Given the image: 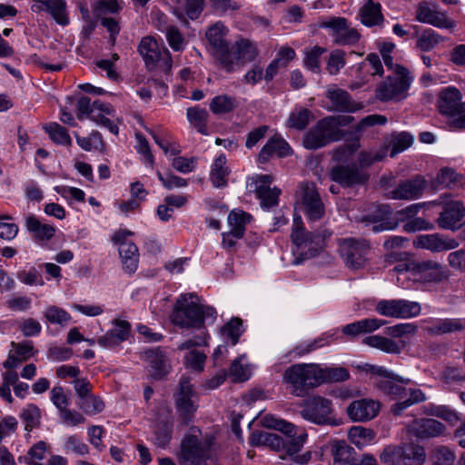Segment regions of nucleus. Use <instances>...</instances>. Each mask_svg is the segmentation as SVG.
<instances>
[{
	"label": "nucleus",
	"instance_id": "1",
	"mask_svg": "<svg viewBox=\"0 0 465 465\" xmlns=\"http://www.w3.org/2000/svg\"><path fill=\"white\" fill-rule=\"evenodd\" d=\"M261 423L263 427L274 429L286 434L289 439L284 442L282 439L274 433L271 432H253L251 436V442L252 445H269L275 449H280L282 446L286 449V453L297 463H306L311 457L310 452L299 456L298 452L303 446L307 434L301 431L297 434L295 426L284 420L279 419L273 415L267 414L261 419Z\"/></svg>",
	"mask_w": 465,
	"mask_h": 465
},
{
	"label": "nucleus",
	"instance_id": "2",
	"mask_svg": "<svg viewBox=\"0 0 465 465\" xmlns=\"http://www.w3.org/2000/svg\"><path fill=\"white\" fill-rule=\"evenodd\" d=\"M216 311L200 303L193 293L179 295L170 314L171 322L180 329H201L205 318L214 319Z\"/></svg>",
	"mask_w": 465,
	"mask_h": 465
},
{
	"label": "nucleus",
	"instance_id": "3",
	"mask_svg": "<svg viewBox=\"0 0 465 465\" xmlns=\"http://www.w3.org/2000/svg\"><path fill=\"white\" fill-rule=\"evenodd\" d=\"M410 379L401 377L396 373L390 379H384L382 381H377L379 390L392 400L397 401L391 407V411L400 416L409 407L426 401V396L420 389H407Z\"/></svg>",
	"mask_w": 465,
	"mask_h": 465
},
{
	"label": "nucleus",
	"instance_id": "4",
	"mask_svg": "<svg viewBox=\"0 0 465 465\" xmlns=\"http://www.w3.org/2000/svg\"><path fill=\"white\" fill-rule=\"evenodd\" d=\"M353 118L349 115L327 116L312 127L303 136L302 144L310 150H316L330 143L341 139V126L348 125Z\"/></svg>",
	"mask_w": 465,
	"mask_h": 465
},
{
	"label": "nucleus",
	"instance_id": "5",
	"mask_svg": "<svg viewBox=\"0 0 465 465\" xmlns=\"http://www.w3.org/2000/svg\"><path fill=\"white\" fill-rule=\"evenodd\" d=\"M321 366L315 363H299L287 368L282 380L291 393L304 397L309 391L321 385Z\"/></svg>",
	"mask_w": 465,
	"mask_h": 465
},
{
	"label": "nucleus",
	"instance_id": "6",
	"mask_svg": "<svg viewBox=\"0 0 465 465\" xmlns=\"http://www.w3.org/2000/svg\"><path fill=\"white\" fill-rule=\"evenodd\" d=\"M76 114L79 120L89 118L97 124L105 127L111 134H118L117 117L110 104L95 100L93 103L86 96L81 97L76 104Z\"/></svg>",
	"mask_w": 465,
	"mask_h": 465
},
{
	"label": "nucleus",
	"instance_id": "7",
	"mask_svg": "<svg viewBox=\"0 0 465 465\" xmlns=\"http://www.w3.org/2000/svg\"><path fill=\"white\" fill-rule=\"evenodd\" d=\"M461 100V93L454 86L445 87L438 94V109L451 119L450 125L455 129H465V102Z\"/></svg>",
	"mask_w": 465,
	"mask_h": 465
},
{
	"label": "nucleus",
	"instance_id": "8",
	"mask_svg": "<svg viewBox=\"0 0 465 465\" xmlns=\"http://www.w3.org/2000/svg\"><path fill=\"white\" fill-rule=\"evenodd\" d=\"M330 235L331 232L327 231H324L322 233L307 232L302 226L301 217H294L293 219L291 237L296 247L295 252L302 256V259H308L316 255L322 248L325 238Z\"/></svg>",
	"mask_w": 465,
	"mask_h": 465
},
{
	"label": "nucleus",
	"instance_id": "9",
	"mask_svg": "<svg viewBox=\"0 0 465 465\" xmlns=\"http://www.w3.org/2000/svg\"><path fill=\"white\" fill-rule=\"evenodd\" d=\"M333 406L331 400L314 395L304 401L302 417L318 425L335 424L333 418Z\"/></svg>",
	"mask_w": 465,
	"mask_h": 465
},
{
	"label": "nucleus",
	"instance_id": "10",
	"mask_svg": "<svg viewBox=\"0 0 465 465\" xmlns=\"http://www.w3.org/2000/svg\"><path fill=\"white\" fill-rule=\"evenodd\" d=\"M256 45L247 39H240L222 56L221 65L227 72H232L257 56Z\"/></svg>",
	"mask_w": 465,
	"mask_h": 465
},
{
	"label": "nucleus",
	"instance_id": "11",
	"mask_svg": "<svg viewBox=\"0 0 465 465\" xmlns=\"http://www.w3.org/2000/svg\"><path fill=\"white\" fill-rule=\"evenodd\" d=\"M412 77L402 66H396L395 76H389V81L381 84L376 91V97L381 101L400 100L405 97Z\"/></svg>",
	"mask_w": 465,
	"mask_h": 465
},
{
	"label": "nucleus",
	"instance_id": "12",
	"mask_svg": "<svg viewBox=\"0 0 465 465\" xmlns=\"http://www.w3.org/2000/svg\"><path fill=\"white\" fill-rule=\"evenodd\" d=\"M375 311L384 317L409 319L418 316L421 306L417 302L403 299L381 300L377 302Z\"/></svg>",
	"mask_w": 465,
	"mask_h": 465
},
{
	"label": "nucleus",
	"instance_id": "13",
	"mask_svg": "<svg viewBox=\"0 0 465 465\" xmlns=\"http://www.w3.org/2000/svg\"><path fill=\"white\" fill-rule=\"evenodd\" d=\"M139 53L147 67L153 68L159 64L166 71L171 70L173 59L170 51L164 46H160L154 38L143 37L139 45Z\"/></svg>",
	"mask_w": 465,
	"mask_h": 465
},
{
	"label": "nucleus",
	"instance_id": "14",
	"mask_svg": "<svg viewBox=\"0 0 465 465\" xmlns=\"http://www.w3.org/2000/svg\"><path fill=\"white\" fill-rule=\"evenodd\" d=\"M174 398L179 416L184 422L190 421L198 408V394L189 378L182 377Z\"/></svg>",
	"mask_w": 465,
	"mask_h": 465
},
{
	"label": "nucleus",
	"instance_id": "15",
	"mask_svg": "<svg viewBox=\"0 0 465 465\" xmlns=\"http://www.w3.org/2000/svg\"><path fill=\"white\" fill-rule=\"evenodd\" d=\"M320 26L329 30V35L337 45H352L361 38L358 30L351 27L345 17L334 16L324 19L321 22Z\"/></svg>",
	"mask_w": 465,
	"mask_h": 465
},
{
	"label": "nucleus",
	"instance_id": "16",
	"mask_svg": "<svg viewBox=\"0 0 465 465\" xmlns=\"http://www.w3.org/2000/svg\"><path fill=\"white\" fill-rule=\"evenodd\" d=\"M211 445V440L203 441L194 435L186 436L181 445L182 465H200L207 458Z\"/></svg>",
	"mask_w": 465,
	"mask_h": 465
},
{
	"label": "nucleus",
	"instance_id": "17",
	"mask_svg": "<svg viewBox=\"0 0 465 465\" xmlns=\"http://www.w3.org/2000/svg\"><path fill=\"white\" fill-rule=\"evenodd\" d=\"M340 251L348 267L359 269L367 261L369 244L364 239L347 238L341 242Z\"/></svg>",
	"mask_w": 465,
	"mask_h": 465
},
{
	"label": "nucleus",
	"instance_id": "18",
	"mask_svg": "<svg viewBox=\"0 0 465 465\" xmlns=\"http://www.w3.org/2000/svg\"><path fill=\"white\" fill-rule=\"evenodd\" d=\"M449 278V271L440 263L432 261L416 262L412 267V280L423 283H440Z\"/></svg>",
	"mask_w": 465,
	"mask_h": 465
},
{
	"label": "nucleus",
	"instance_id": "19",
	"mask_svg": "<svg viewBox=\"0 0 465 465\" xmlns=\"http://www.w3.org/2000/svg\"><path fill=\"white\" fill-rule=\"evenodd\" d=\"M203 345H206V335L201 333L184 341L177 347L178 351H189L183 358L184 364L187 367L195 371H202L203 369L206 356L203 352L195 349V347Z\"/></svg>",
	"mask_w": 465,
	"mask_h": 465
},
{
	"label": "nucleus",
	"instance_id": "20",
	"mask_svg": "<svg viewBox=\"0 0 465 465\" xmlns=\"http://www.w3.org/2000/svg\"><path fill=\"white\" fill-rule=\"evenodd\" d=\"M154 24L156 28L165 35L169 46L174 52H182L187 45V40L180 29L167 21L166 16L160 12L154 14Z\"/></svg>",
	"mask_w": 465,
	"mask_h": 465
},
{
	"label": "nucleus",
	"instance_id": "21",
	"mask_svg": "<svg viewBox=\"0 0 465 465\" xmlns=\"http://www.w3.org/2000/svg\"><path fill=\"white\" fill-rule=\"evenodd\" d=\"M302 204L311 221H317L324 214V206L313 183L302 185Z\"/></svg>",
	"mask_w": 465,
	"mask_h": 465
},
{
	"label": "nucleus",
	"instance_id": "22",
	"mask_svg": "<svg viewBox=\"0 0 465 465\" xmlns=\"http://www.w3.org/2000/svg\"><path fill=\"white\" fill-rule=\"evenodd\" d=\"M426 186L427 181L422 176H416L399 183L388 193V197L395 200H415L422 195Z\"/></svg>",
	"mask_w": 465,
	"mask_h": 465
},
{
	"label": "nucleus",
	"instance_id": "23",
	"mask_svg": "<svg viewBox=\"0 0 465 465\" xmlns=\"http://www.w3.org/2000/svg\"><path fill=\"white\" fill-rule=\"evenodd\" d=\"M31 9L35 13L46 12L60 25L69 24V14L65 0H33Z\"/></svg>",
	"mask_w": 465,
	"mask_h": 465
},
{
	"label": "nucleus",
	"instance_id": "24",
	"mask_svg": "<svg viewBox=\"0 0 465 465\" xmlns=\"http://www.w3.org/2000/svg\"><path fill=\"white\" fill-rule=\"evenodd\" d=\"M380 411V403L371 399L353 401L347 407L349 418L357 422H365L375 418Z\"/></svg>",
	"mask_w": 465,
	"mask_h": 465
},
{
	"label": "nucleus",
	"instance_id": "25",
	"mask_svg": "<svg viewBox=\"0 0 465 465\" xmlns=\"http://www.w3.org/2000/svg\"><path fill=\"white\" fill-rule=\"evenodd\" d=\"M272 182V177L268 174H262L254 178V190L257 197L261 200L262 207L265 209L277 205L278 198L281 193L278 188L270 187Z\"/></svg>",
	"mask_w": 465,
	"mask_h": 465
},
{
	"label": "nucleus",
	"instance_id": "26",
	"mask_svg": "<svg viewBox=\"0 0 465 465\" xmlns=\"http://www.w3.org/2000/svg\"><path fill=\"white\" fill-rule=\"evenodd\" d=\"M416 19L424 24H429L439 28H452L454 22L448 18L444 12L430 7L427 3L422 2L418 5Z\"/></svg>",
	"mask_w": 465,
	"mask_h": 465
},
{
	"label": "nucleus",
	"instance_id": "27",
	"mask_svg": "<svg viewBox=\"0 0 465 465\" xmlns=\"http://www.w3.org/2000/svg\"><path fill=\"white\" fill-rule=\"evenodd\" d=\"M414 245L417 248L426 249L432 252H440L457 248L459 242L455 239L444 237L439 233H432L418 236Z\"/></svg>",
	"mask_w": 465,
	"mask_h": 465
},
{
	"label": "nucleus",
	"instance_id": "28",
	"mask_svg": "<svg viewBox=\"0 0 465 465\" xmlns=\"http://www.w3.org/2000/svg\"><path fill=\"white\" fill-rule=\"evenodd\" d=\"M465 215V207L460 201H452L444 205L443 211L438 218L440 228L455 231Z\"/></svg>",
	"mask_w": 465,
	"mask_h": 465
},
{
	"label": "nucleus",
	"instance_id": "29",
	"mask_svg": "<svg viewBox=\"0 0 465 465\" xmlns=\"http://www.w3.org/2000/svg\"><path fill=\"white\" fill-rule=\"evenodd\" d=\"M424 330L432 336L453 333L465 329V320L460 318L428 319Z\"/></svg>",
	"mask_w": 465,
	"mask_h": 465
},
{
	"label": "nucleus",
	"instance_id": "30",
	"mask_svg": "<svg viewBox=\"0 0 465 465\" xmlns=\"http://www.w3.org/2000/svg\"><path fill=\"white\" fill-rule=\"evenodd\" d=\"M331 179L343 186H353L363 183L368 175L355 165H339L331 173Z\"/></svg>",
	"mask_w": 465,
	"mask_h": 465
},
{
	"label": "nucleus",
	"instance_id": "31",
	"mask_svg": "<svg viewBox=\"0 0 465 465\" xmlns=\"http://www.w3.org/2000/svg\"><path fill=\"white\" fill-rule=\"evenodd\" d=\"M408 431L418 438L438 437L444 433L446 427L437 420L416 419L408 425Z\"/></svg>",
	"mask_w": 465,
	"mask_h": 465
},
{
	"label": "nucleus",
	"instance_id": "32",
	"mask_svg": "<svg viewBox=\"0 0 465 465\" xmlns=\"http://www.w3.org/2000/svg\"><path fill=\"white\" fill-rule=\"evenodd\" d=\"M326 96L331 101V110L333 111L354 113L362 108V104L353 101L345 90L335 86L328 88Z\"/></svg>",
	"mask_w": 465,
	"mask_h": 465
},
{
	"label": "nucleus",
	"instance_id": "33",
	"mask_svg": "<svg viewBox=\"0 0 465 465\" xmlns=\"http://www.w3.org/2000/svg\"><path fill=\"white\" fill-rule=\"evenodd\" d=\"M227 29L221 22L212 25L206 32V38L213 47V53L221 62L223 54L228 51L229 45L225 40Z\"/></svg>",
	"mask_w": 465,
	"mask_h": 465
},
{
	"label": "nucleus",
	"instance_id": "34",
	"mask_svg": "<svg viewBox=\"0 0 465 465\" xmlns=\"http://www.w3.org/2000/svg\"><path fill=\"white\" fill-rule=\"evenodd\" d=\"M292 149L289 143L280 136H272L263 145L259 153L258 159L261 163H266L271 156L276 154L280 157L287 156Z\"/></svg>",
	"mask_w": 465,
	"mask_h": 465
},
{
	"label": "nucleus",
	"instance_id": "35",
	"mask_svg": "<svg viewBox=\"0 0 465 465\" xmlns=\"http://www.w3.org/2000/svg\"><path fill=\"white\" fill-rule=\"evenodd\" d=\"M358 18L367 27L380 25L384 19L381 14V4L373 0H364L362 6L359 10Z\"/></svg>",
	"mask_w": 465,
	"mask_h": 465
},
{
	"label": "nucleus",
	"instance_id": "36",
	"mask_svg": "<svg viewBox=\"0 0 465 465\" xmlns=\"http://www.w3.org/2000/svg\"><path fill=\"white\" fill-rule=\"evenodd\" d=\"M25 225L35 240L42 242L50 241L56 231L54 226L42 223L33 214L25 217Z\"/></svg>",
	"mask_w": 465,
	"mask_h": 465
},
{
	"label": "nucleus",
	"instance_id": "37",
	"mask_svg": "<svg viewBox=\"0 0 465 465\" xmlns=\"http://www.w3.org/2000/svg\"><path fill=\"white\" fill-rule=\"evenodd\" d=\"M118 245L119 255L124 270L127 273H134L138 268V248L132 242H123Z\"/></svg>",
	"mask_w": 465,
	"mask_h": 465
},
{
	"label": "nucleus",
	"instance_id": "38",
	"mask_svg": "<svg viewBox=\"0 0 465 465\" xmlns=\"http://www.w3.org/2000/svg\"><path fill=\"white\" fill-rule=\"evenodd\" d=\"M145 361L153 370V377L162 378L167 372V358L164 351L160 348L147 350L143 353Z\"/></svg>",
	"mask_w": 465,
	"mask_h": 465
},
{
	"label": "nucleus",
	"instance_id": "39",
	"mask_svg": "<svg viewBox=\"0 0 465 465\" xmlns=\"http://www.w3.org/2000/svg\"><path fill=\"white\" fill-rule=\"evenodd\" d=\"M462 183V175L451 168L445 167L440 170L437 176L431 181L430 186L433 190H440L445 187L452 188Z\"/></svg>",
	"mask_w": 465,
	"mask_h": 465
},
{
	"label": "nucleus",
	"instance_id": "40",
	"mask_svg": "<svg viewBox=\"0 0 465 465\" xmlns=\"http://www.w3.org/2000/svg\"><path fill=\"white\" fill-rule=\"evenodd\" d=\"M229 228L236 239H241L245 232L246 225L252 220L251 214L242 210H232L228 215Z\"/></svg>",
	"mask_w": 465,
	"mask_h": 465
},
{
	"label": "nucleus",
	"instance_id": "41",
	"mask_svg": "<svg viewBox=\"0 0 465 465\" xmlns=\"http://www.w3.org/2000/svg\"><path fill=\"white\" fill-rule=\"evenodd\" d=\"M229 168L226 165V157L220 154L216 157L210 173V180L214 187L220 188L227 184Z\"/></svg>",
	"mask_w": 465,
	"mask_h": 465
},
{
	"label": "nucleus",
	"instance_id": "42",
	"mask_svg": "<svg viewBox=\"0 0 465 465\" xmlns=\"http://www.w3.org/2000/svg\"><path fill=\"white\" fill-rule=\"evenodd\" d=\"M362 343L386 353L397 354L401 351V346L397 341L381 335L367 336L362 340Z\"/></svg>",
	"mask_w": 465,
	"mask_h": 465
},
{
	"label": "nucleus",
	"instance_id": "43",
	"mask_svg": "<svg viewBox=\"0 0 465 465\" xmlns=\"http://www.w3.org/2000/svg\"><path fill=\"white\" fill-rule=\"evenodd\" d=\"M410 254L406 252H392L387 255V262L390 263L399 262L393 268V271L400 275L407 274V277L412 279V267H415L416 262L409 259Z\"/></svg>",
	"mask_w": 465,
	"mask_h": 465
},
{
	"label": "nucleus",
	"instance_id": "44",
	"mask_svg": "<svg viewBox=\"0 0 465 465\" xmlns=\"http://www.w3.org/2000/svg\"><path fill=\"white\" fill-rule=\"evenodd\" d=\"M401 465H422L425 461V450L418 444H401Z\"/></svg>",
	"mask_w": 465,
	"mask_h": 465
},
{
	"label": "nucleus",
	"instance_id": "45",
	"mask_svg": "<svg viewBox=\"0 0 465 465\" xmlns=\"http://www.w3.org/2000/svg\"><path fill=\"white\" fill-rule=\"evenodd\" d=\"M19 418L25 424V430L30 432L41 423V410L34 403H27L21 409Z\"/></svg>",
	"mask_w": 465,
	"mask_h": 465
},
{
	"label": "nucleus",
	"instance_id": "46",
	"mask_svg": "<svg viewBox=\"0 0 465 465\" xmlns=\"http://www.w3.org/2000/svg\"><path fill=\"white\" fill-rule=\"evenodd\" d=\"M173 433V423L170 421H159L153 427V442L157 448L166 449Z\"/></svg>",
	"mask_w": 465,
	"mask_h": 465
},
{
	"label": "nucleus",
	"instance_id": "47",
	"mask_svg": "<svg viewBox=\"0 0 465 465\" xmlns=\"http://www.w3.org/2000/svg\"><path fill=\"white\" fill-rule=\"evenodd\" d=\"M46 450V443L40 440L34 444L25 455L18 457V461L25 465H44L41 461L45 458Z\"/></svg>",
	"mask_w": 465,
	"mask_h": 465
},
{
	"label": "nucleus",
	"instance_id": "48",
	"mask_svg": "<svg viewBox=\"0 0 465 465\" xmlns=\"http://www.w3.org/2000/svg\"><path fill=\"white\" fill-rule=\"evenodd\" d=\"M186 116L190 124L202 134L207 135L208 129L206 126L209 114L205 109L197 106L187 109Z\"/></svg>",
	"mask_w": 465,
	"mask_h": 465
},
{
	"label": "nucleus",
	"instance_id": "49",
	"mask_svg": "<svg viewBox=\"0 0 465 465\" xmlns=\"http://www.w3.org/2000/svg\"><path fill=\"white\" fill-rule=\"evenodd\" d=\"M348 436L350 441L361 449L373 441L375 433L373 430L361 426H352L349 430Z\"/></svg>",
	"mask_w": 465,
	"mask_h": 465
},
{
	"label": "nucleus",
	"instance_id": "50",
	"mask_svg": "<svg viewBox=\"0 0 465 465\" xmlns=\"http://www.w3.org/2000/svg\"><path fill=\"white\" fill-rule=\"evenodd\" d=\"M391 146V156L408 149L413 143V136L407 132L394 133L386 138Z\"/></svg>",
	"mask_w": 465,
	"mask_h": 465
},
{
	"label": "nucleus",
	"instance_id": "51",
	"mask_svg": "<svg viewBox=\"0 0 465 465\" xmlns=\"http://www.w3.org/2000/svg\"><path fill=\"white\" fill-rule=\"evenodd\" d=\"M332 338L333 334H323L317 339L301 342L290 353H293L295 356L299 357L303 356L318 348L329 344Z\"/></svg>",
	"mask_w": 465,
	"mask_h": 465
},
{
	"label": "nucleus",
	"instance_id": "52",
	"mask_svg": "<svg viewBox=\"0 0 465 465\" xmlns=\"http://www.w3.org/2000/svg\"><path fill=\"white\" fill-rule=\"evenodd\" d=\"M252 371V366L247 363L246 356L243 354L232 361L230 375L234 381H244L251 377Z\"/></svg>",
	"mask_w": 465,
	"mask_h": 465
},
{
	"label": "nucleus",
	"instance_id": "53",
	"mask_svg": "<svg viewBox=\"0 0 465 465\" xmlns=\"http://www.w3.org/2000/svg\"><path fill=\"white\" fill-rule=\"evenodd\" d=\"M424 413L440 418L451 424H454L460 420L458 413L446 405L429 404L424 407Z\"/></svg>",
	"mask_w": 465,
	"mask_h": 465
},
{
	"label": "nucleus",
	"instance_id": "54",
	"mask_svg": "<svg viewBox=\"0 0 465 465\" xmlns=\"http://www.w3.org/2000/svg\"><path fill=\"white\" fill-rule=\"evenodd\" d=\"M44 316L49 323L62 327L66 326L72 320L71 315L65 310L55 305L47 306Z\"/></svg>",
	"mask_w": 465,
	"mask_h": 465
},
{
	"label": "nucleus",
	"instance_id": "55",
	"mask_svg": "<svg viewBox=\"0 0 465 465\" xmlns=\"http://www.w3.org/2000/svg\"><path fill=\"white\" fill-rule=\"evenodd\" d=\"M391 146L385 139L383 144L375 152H361L358 156V162L361 166H369L375 162L383 160L388 154Z\"/></svg>",
	"mask_w": 465,
	"mask_h": 465
},
{
	"label": "nucleus",
	"instance_id": "56",
	"mask_svg": "<svg viewBox=\"0 0 465 465\" xmlns=\"http://www.w3.org/2000/svg\"><path fill=\"white\" fill-rule=\"evenodd\" d=\"M353 450L343 440H335L331 444L334 465H345L351 459Z\"/></svg>",
	"mask_w": 465,
	"mask_h": 465
},
{
	"label": "nucleus",
	"instance_id": "57",
	"mask_svg": "<svg viewBox=\"0 0 465 465\" xmlns=\"http://www.w3.org/2000/svg\"><path fill=\"white\" fill-rule=\"evenodd\" d=\"M235 107V98L225 94L213 97L210 103L211 111L216 114L229 113Z\"/></svg>",
	"mask_w": 465,
	"mask_h": 465
},
{
	"label": "nucleus",
	"instance_id": "58",
	"mask_svg": "<svg viewBox=\"0 0 465 465\" xmlns=\"http://www.w3.org/2000/svg\"><path fill=\"white\" fill-rule=\"evenodd\" d=\"M442 41L443 37L438 33L432 29H427L418 38L417 45L421 51L428 52L432 50Z\"/></svg>",
	"mask_w": 465,
	"mask_h": 465
},
{
	"label": "nucleus",
	"instance_id": "59",
	"mask_svg": "<svg viewBox=\"0 0 465 465\" xmlns=\"http://www.w3.org/2000/svg\"><path fill=\"white\" fill-rule=\"evenodd\" d=\"M63 448L65 452L84 456L89 452L88 446L76 435H70L64 439Z\"/></svg>",
	"mask_w": 465,
	"mask_h": 465
},
{
	"label": "nucleus",
	"instance_id": "60",
	"mask_svg": "<svg viewBox=\"0 0 465 465\" xmlns=\"http://www.w3.org/2000/svg\"><path fill=\"white\" fill-rule=\"evenodd\" d=\"M321 384L323 382H341L349 379L350 373L342 367L322 369L321 367Z\"/></svg>",
	"mask_w": 465,
	"mask_h": 465
},
{
	"label": "nucleus",
	"instance_id": "61",
	"mask_svg": "<svg viewBox=\"0 0 465 465\" xmlns=\"http://www.w3.org/2000/svg\"><path fill=\"white\" fill-rule=\"evenodd\" d=\"M78 406L87 415H95L103 411L104 409V401L100 398L92 394L84 397L83 400H80Z\"/></svg>",
	"mask_w": 465,
	"mask_h": 465
},
{
	"label": "nucleus",
	"instance_id": "62",
	"mask_svg": "<svg viewBox=\"0 0 465 465\" xmlns=\"http://www.w3.org/2000/svg\"><path fill=\"white\" fill-rule=\"evenodd\" d=\"M45 131L50 138L56 143L63 145H71L72 140L65 128L56 123H52L45 126Z\"/></svg>",
	"mask_w": 465,
	"mask_h": 465
},
{
	"label": "nucleus",
	"instance_id": "63",
	"mask_svg": "<svg viewBox=\"0 0 465 465\" xmlns=\"http://www.w3.org/2000/svg\"><path fill=\"white\" fill-rule=\"evenodd\" d=\"M311 116L312 114L308 109L293 111L288 118L287 125L297 130H302L307 126Z\"/></svg>",
	"mask_w": 465,
	"mask_h": 465
},
{
	"label": "nucleus",
	"instance_id": "64",
	"mask_svg": "<svg viewBox=\"0 0 465 465\" xmlns=\"http://www.w3.org/2000/svg\"><path fill=\"white\" fill-rule=\"evenodd\" d=\"M401 445L386 446L380 454V460L390 465H401Z\"/></svg>",
	"mask_w": 465,
	"mask_h": 465
}]
</instances>
